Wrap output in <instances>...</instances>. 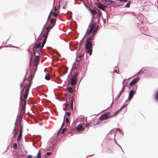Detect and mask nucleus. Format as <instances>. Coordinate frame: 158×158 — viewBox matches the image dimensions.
I'll use <instances>...</instances> for the list:
<instances>
[{
	"instance_id": "79ce46f5",
	"label": "nucleus",
	"mask_w": 158,
	"mask_h": 158,
	"mask_svg": "<svg viewBox=\"0 0 158 158\" xmlns=\"http://www.w3.org/2000/svg\"><path fill=\"white\" fill-rule=\"evenodd\" d=\"M64 121L63 120V123H64ZM63 123H62V125H61V127L60 128V129H59V130H58V131H57V134H58L60 132V129H61V127H62L63 126Z\"/></svg>"
},
{
	"instance_id": "4468645a",
	"label": "nucleus",
	"mask_w": 158,
	"mask_h": 158,
	"mask_svg": "<svg viewBox=\"0 0 158 158\" xmlns=\"http://www.w3.org/2000/svg\"><path fill=\"white\" fill-rule=\"evenodd\" d=\"M97 23H98V24H99L100 23H98V22L97 21V22H96L95 23H94L92 24V23H91V25H90V26L91 25V27H90V30L89 31V32H88V35H89L90 34V32H91V30H94V28H95V26H96Z\"/></svg>"
},
{
	"instance_id": "b1692460",
	"label": "nucleus",
	"mask_w": 158,
	"mask_h": 158,
	"mask_svg": "<svg viewBox=\"0 0 158 158\" xmlns=\"http://www.w3.org/2000/svg\"><path fill=\"white\" fill-rule=\"evenodd\" d=\"M40 149H39L37 154L36 155V158H41V153L40 151Z\"/></svg>"
},
{
	"instance_id": "473e14b6",
	"label": "nucleus",
	"mask_w": 158,
	"mask_h": 158,
	"mask_svg": "<svg viewBox=\"0 0 158 158\" xmlns=\"http://www.w3.org/2000/svg\"><path fill=\"white\" fill-rule=\"evenodd\" d=\"M43 36H44V38L43 40H45V41H46L48 38V35H45V34H44L43 35Z\"/></svg>"
},
{
	"instance_id": "de8ad7c7",
	"label": "nucleus",
	"mask_w": 158,
	"mask_h": 158,
	"mask_svg": "<svg viewBox=\"0 0 158 158\" xmlns=\"http://www.w3.org/2000/svg\"><path fill=\"white\" fill-rule=\"evenodd\" d=\"M65 118L66 119V123L67 124H68L69 123V121L68 120V118L66 117Z\"/></svg>"
},
{
	"instance_id": "c03bdc74",
	"label": "nucleus",
	"mask_w": 158,
	"mask_h": 158,
	"mask_svg": "<svg viewBox=\"0 0 158 158\" xmlns=\"http://www.w3.org/2000/svg\"><path fill=\"white\" fill-rule=\"evenodd\" d=\"M67 3V1L65 2V5L62 7V9H65L66 8V6Z\"/></svg>"
},
{
	"instance_id": "a211bd4d",
	"label": "nucleus",
	"mask_w": 158,
	"mask_h": 158,
	"mask_svg": "<svg viewBox=\"0 0 158 158\" xmlns=\"http://www.w3.org/2000/svg\"><path fill=\"white\" fill-rule=\"evenodd\" d=\"M25 79V78L24 77V78L23 79V81L22 82H21L20 84V88L21 89V90H20V93H22L23 91L24 90V87H23V88L22 87V84H23V82L24 81Z\"/></svg>"
},
{
	"instance_id": "4c0bfd02",
	"label": "nucleus",
	"mask_w": 158,
	"mask_h": 158,
	"mask_svg": "<svg viewBox=\"0 0 158 158\" xmlns=\"http://www.w3.org/2000/svg\"><path fill=\"white\" fill-rule=\"evenodd\" d=\"M69 101H70V102H71V106H73V98H70L69 99Z\"/></svg>"
},
{
	"instance_id": "4be33fe9",
	"label": "nucleus",
	"mask_w": 158,
	"mask_h": 158,
	"mask_svg": "<svg viewBox=\"0 0 158 158\" xmlns=\"http://www.w3.org/2000/svg\"><path fill=\"white\" fill-rule=\"evenodd\" d=\"M71 112L70 111L69 112H65V115L64 117V119L65 118V115H66L67 116H68V117H69L71 115Z\"/></svg>"
},
{
	"instance_id": "a18cd8bd",
	"label": "nucleus",
	"mask_w": 158,
	"mask_h": 158,
	"mask_svg": "<svg viewBox=\"0 0 158 158\" xmlns=\"http://www.w3.org/2000/svg\"><path fill=\"white\" fill-rule=\"evenodd\" d=\"M37 54H38V55L34 56H35V57H37L38 58H40L39 57L40 56V54L39 53V52H37Z\"/></svg>"
},
{
	"instance_id": "f704fd0d",
	"label": "nucleus",
	"mask_w": 158,
	"mask_h": 158,
	"mask_svg": "<svg viewBox=\"0 0 158 158\" xmlns=\"http://www.w3.org/2000/svg\"><path fill=\"white\" fill-rule=\"evenodd\" d=\"M145 71H148V70L145 69H142L141 70L139 71V72H140L141 73H143Z\"/></svg>"
},
{
	"instance_id": "603ef678",
	"label": "nucleus",
	"mask_w": 158,
	"mask_h": 158,
	"mask_svg": "<svg viewBox=\"0 0 158 158\" xmlns=\"http://www.w3.org/2000/svg\"><path fill=\"white\" fill-rule=\"evenodd\" d=\"M21 125L20 127V131H22L23 132V125L22 124L20 125Z\"/></svg>"
},
{
	"instance_id": "0eeeda50",
	"label": "nucleus",
	"mask_w": 158,
	"mask_h": 158,
	"mask_svg": "<svg viewBox=\"0 0 158 158\" xmlns=\"http://www.w3.org/2000/svg\"><path fill=\"white\" fill-rule=\"evenodd\" d=\"M139 79L140 77L137 76L132 80L129 84V86L128 87L129 89H130L131 87H133L135 84L139 81Z\"/></svg>"
},
{
	"instance_id": "5701e85b",
	"label": "nucleus",
	"mask_w": 158,
	"mask_h": 158,
	"mask_svg": "<svg viewBox=\"0 0 158 158\" xmlns=\"http://www.w3.org/2000/svg\"><path fill=\"white\" fill-rule=\"evenodd\" d=\"M131 3V1H130V0H129L128 1H127V4L125 6V7H127V8L130 7Z\"/></svg>"
},
{
	"instance_id": "49530a36",
	"label": "nucleus",
	"mask_w": 158,
	"mask_h": 158,
	"mask_svg": "<svg viewBox=\"0 0 158 158\" xmlns=\"http://www.w3.org/2000/svg\"><path fill=\"white\" fill-rule=\"evenodd\" d=\"M46 154L48 156H49L52 155V153L51 152H46Z\"/></svg>"
},
{
	"instance_id": "f8f14e48",
	"label": "nucleus",
	"mask_w": 158,
	"mask_h": 158,
	"mask_svg": "<svg viewBox=\"0 0 158 158\" xmlns=\"http://www.w3.org/2000/svg\"><path fill=\"white\" fill-rule=\"evenodd\" d=\"M53 139H51L47 143V148L48 149H52L53 148L55 143H53Z\"/></svg>"
},
{
	"instance_id": "2f4dec72",
	"label": "nucleus",
	"mask_w": 158,
	"mask_h": 158,
	"mask_svg": "<svg viewBox=\"0 0 158 158\" xmlns=\"http://www.w3.org/2000/svg\"><path fill=\"white\" fill-rule=\"evenodd\" d=\"M123 87L122 88L121 91H120V92L119 93V94L117 96V98H119L121 95L122 94V92L123 90Z\"/></svg>"
},
{
	"instance_id": "aec40b11",
	"label": "nucleus",
	"mask_w": 158,
	"mask_h": 158,
	"mask_svg": "<svg viewBox=\"0 0 158 158\" xmlns=\"http://www.w3.org/2000/svg\"><path fill=\"white\" fill-rule=\"evenodd\" d=\"M22 136V131H20L19 132V135L17 136V140L18 142L19 140H20Z\"/></svg>"
},
{
	"instance_id": "72a5a7b5",
	"label": "nucleus",
	"mask_w": 158,
	"mask_h": 158,
	"mask_svg": "<svg viewBox=\"0 0 158 158\" xmlns=\"http://www.w3.org/2000/svg\"><path fill=\"white\" fill-rule=\"evenodd\" d=\"M17 144L16 143H15L13 145V148L15 149H17Z\"/></svg>"
},
{
	"instance_id": "58836bf2",
	"label": "nucleus",
	"mask_w": 158,
	"mask_h": 158,
	"mask_svg": "<svg viewBox=\"0 0 158 158\" xmlns=\"http://www.w3.org/2000/svg\"><path fill=\"white\" fill-rule=\"evenodd\" d=\"M66 129H67V128L66 127H65V128H64L62 129V130L61 132V133L62 134L64 133L65 132V131H66Z\"/></svg>"
},
{
	"instance_id": "4d7b16f0",
	"label": "nucleus",
	"mask_w": 158,
	"mask_h": 158,
	"mask_svg": "<svg viewBox=\"0 0 158 158\" xmlns=\"http://www.w3.org/2000/svg\"><path fill=\"white\" fill-rule=\"evenodd\" d=\"M32 157V156L31 155H28L27 156V158H31Z\"/></svg>"
},
{
	"instance_id": "6e6d98bb",
	"label": "nucleus",
	"mask_w": 158,
	"mask_h": 158,
	"mask_svg": "<svg viewBox=\"0 0 158 158\" xmlns=\"http://www.w3.org/2000/svg\"><path fill=\"white\" fill-rule=\"evenodd\" d=\"M100 9H102V10L105 11V8H104L103 6H102L101 7V8H100Z\"/></svg>"
},
{
	"instance_id": "393cba45",
	"label": "nucleus",
	"mask_w": 158,
	"mask_h": 158,
	"mask_svg": "<svg viewBox=\"0 0 158 158\" xmlns=\"http://www.w3.org/2000/svg\"><path fill=\"white\" fill-rule=\"evenodd\" d=\"M117 69H118V71L119 72V69H118V67H117V66H115L114 68V71L117 74H118V72L117 71Z\"/></svg>"
},
{
	"instance_id": "ea45409f",
	"label": "nucleus",
	"mask_w": 158,
	"mask_h": 158,
	"mask_svg": "<svg viewBox=\"0 0 158 158\" xmlns=\"http://www.w3.org/2000/svg\"><path fill=\"white\" fill-rule=\"evenodd\" d=\"M98 25H97V26L96 28L94 29V31L93 32H94H94H97L98 31Z\"/></svg>"
},
{
	"instance_id": "ddd939ff",
	"label": "nucleus",
	"mask_w": 158,
	"mask_h": 158,
	"mask_svg": "<svg viewBox=\"0 0 158 158\" xmlns=\"http://www.w3.org/2000/svg\"><path fill=\"white\" fill-rule=\"evenodd\" d=\"M93 1L94 2V5L96 6L99 9L101 8V7L102 6V4L96 2L94 1V0H90V2L92 4L93 3Z\"/></svg>"
},
{
	"instance_id": "c756f323",
	"label": "nucleus",
	"mask_w": 158,
	"mask_h": 158,
	"mask_svg": "<svg viewBox=\"0 0 158 158\" xmlns=\"http://www.w3.org/2000/svg\"><path fill=\"white\" fill-rule=\"evenodd\" d=\"M40 58H38L37 57H35L34 59L35 63L39 62L40 61Z\"/></svg>"
},
{
	"instance_id": "e433bc0d",
	"label": "nucleus",
	"mask_w": 158,
	"mask_h": 158,
	"mask_svg": "<svg viewBox=\"0 0 158 158\" xmlns=\"http://www.w3.org/2000/svg\"><path fill=\"white\" fill-rule=\"evenodd\" d=\"M18 117H19V118L20 117V116H17V118H18ZM17 121V118H16V122ZM16 122H15V127H14V129H13V133L14 132V131L15 130V129L16 128Z\"/></svg>"
},
{
	"instance_id": "2eb2a0df",
	"label": "nucleus",
	"mask_w": 158,
	"mask_h": 158,
	"mask_svg": "<svg viewBox=\"0 0 158 158\" xmlns=\"http://www.w3.org/2000/svg\"><path fill=\"white\" fill-rule=\"evenodd\" d=\"M56 18H52L50 21V24L49 25H50V27H52V28L55 25L56 22Z\"/></svg>"
},
{
	"instance_id": "f03ea898",
	"label": "nucleus",
	"mask_w": 158,
	"mask_h": 158,
	"mask_svg": "<svg viewBox=\"0 0 158 158\" xmlns=\"http://www.w3.org/2000/svg\"><path fill=\"white\" fill-rule=\"evenodd\" d=\"M92 40H89L86 39L85 44V49L86 54L88 53L89 56H91L92 55L93 52V42Z\"/></svg>"
},
{
	"instance_id": "bb28decb",
	"label": "nucleus",
	"mask_w": 158,
	"mask_h": 158,
	"mask_svg": "<svg viewBox=\"0 0 158 158\" xmlns=\"http://www.w3.org/2000/svg\"><path fill=\"white\" fill-rule=\"evenodd\" d=\"M69 92L70 93H72L73 92V89L71 86H69L67 87Z\"/></svg>"
},
{
	"instance_id": "a878e982",
	"label": "nucleus",
	"mask_w": 158,
	"mask_h": 158,
	"mask_svg": "<svg viewBox=\"0 0 158 158\" xmlns=\"http://www.w3.org/2000/svg\"><path fill=\"white\" fill-rule=\"evenodd\" d=\"M45 79L47 80H49L50 79V77L49 75L48 74H46L45 76Z\"/></svg>"
},
{
	"instance_id": "412c9836",
	"label": "nucleus",
	"mask_w": 158,
	"mask_h": 158,
	"mask_svg": "<svg viewBox=\"0 0 158 158\" xmlns=\"http://www.w3.org/2000/svg\"><path fill=\"white\" fill-rule=\"evenodd\" d=\"M52 28V27H50V25H49L48 27L46 28L47 32L45 35H48V33L49 32L50 30H51Z\"/></svg>"
},
{
	"instance_id": "7ed1b4c3",
	"label": "nucleus",
	"mask_w": 158,
	"mask_h": 158,
	"mask_svg": "<svg viewBox=\"0 0 158 158\" xmlns=\"http://www.w3.org/2000/svg\"><path fill=\"white\" fill-rule=\"evenodd\" d=\"M138 87V85H135L131 90L129 91V95L127 99L126 100L125 102L127 103L130 102L133 98V95H135L136 93V91Z\"/></svg>"
},
{
	"instance_id": "680f3d73",
	"label": "nucleus",
	"mask_w": 158,
	"mask_h": 158,
	"mask_svg": "<svg viewBox=\"0 0 158 158\" xmlns=\"http://www.w3.org/2000/svg\"><path fill=\"white\" fill-rule=\"evenodd\" d=\"M118 146L120 148V149H121L122 151L123 152L124 154V153L123 151L121 146L119 145H118Z\"/></svg>"
},
{
	"instance_id": "1a4fd4ad",
	"label": "nucleus",
	"mask_w": 158,
	"mask_h": 158,
	"mask_svg": "<svg viewBox=\"0 0 158 158\" xmlns=\"http://www.w3.org/2000/svg\"><path fill=\"white\" fill-rule=\"evenodd\" d=\"M78 79L76 74H75L71 78L70 84L72 85H75L77 83Z\"/></svg>"
},
{
	"instance_id": "c9c22d12",
	"label": "nucleus",
	"mask_w": 158,
	"mask_h": 158,
	"mask_svg": "<svg viewBox=\"0 0 158 158\" xmlns=\"http://www.w3.org/2000/svg\"><path fill=\"white\" fill-rule=\"evenodd\" d=\"M52 13L55 17H57L59 13L58 12H53Z\"/></svg>"
},
{
	"instance_id": "7c9ffc66",
	"label": "nucleus",
	"mask_w": 158,
	"mask_h": 158,
	"mask_svg": "<svg viewBox=\"0 0 158 158\" xmlns=\"http://www.w3.org/2000/svg\"><path fill=\"white\" fill-rule=\"evenodd\" d=\"M62 0H59L58 1V5L57 6V8L59 9L60 8V2H62Z\"/></svg>"
},
{
	"instance_id": "13d9d810",
	"label": "nucleus",
	"mask_w": 158,
	"mask_h": 158,
	"mask_svg": "<svg viewBox=\"0 0 158 158\" xmlns=\"http://www.w3.org/2000/svg\"><path fill=\"white\" fill-rule=\"evenodd\" d=\"M115 115H117V113L116 111L114 113V114L113 115H112L110 116L111 117H112L114 116Z\"/></svg>"
},
{
	"instance_id": "cd10ccee",
	"label": "nucleus",
	"mask_w": 158,
	"mask_h": 158,
	"mask_svg": "<svg viewBox=\"0 0 158 158\" xmlns=\"http://www.w3.org/2000/svg\"><path fill=\"white\" fill-rule=\"evenodd\" d=\"M125 105H127V104H125V103H124L122 106L121 107V108L118 110L116 112H117V113H119V112L121 110L123 109V107Z\"/></svg>"
},
{
	"instance_id": "864d4df0",
	"label": "nucleus",
	"mask_w": 158,
	"mask_h": 158,
	"mask_svg": "<svg viewBox=\"0 0 158 158\" xmlns=\"http://www.w3.org/2000/svg\"><path fill=\"white\" fill-rule=\"evenodd\" d=\"M46 42V41H45V40H43L42 41V44L45 45Z\"/></svg>"
},
{
	"instance_id": "39448f33",
	"label": "nucleus",
	"mask_w": 158,
	"mask_h": 158,
	"mask_svg": "<svg viewBox=\"0 0 158 158\" xmlns=\"http://www.w3.org/2000/svg\"><path fill=\"white\" fill-rule=\"evenodd\" d=\"M19 105L18 113H19L20 114H21V113H24L25 111L26 102H25V101H22V102H20Z\"/></svg>"
},
{
	"instance_id": "6e6552de",
	"label": "nucleus",
	"mask_w": 158,
	"mask_h": 158,
	"mask_svg": "<svg viewBox=\"0 0 158 158\" xmlns=\"http://www.w3.org/2000/svg\"><path fill=\"white\" fill-rule=\"evenodd\" d=\"M41 42L40 41L38 43H37L36 41L34 44L33 48L32 49V50L33 51V55L34 56H35L36 53H37L36 52V50L38 48H39L40 47V43Z\"/></svg>"
},
{
	"instance_id": "8fccbe9b",
	"label": "nucleus",
	"mask_w": 158,
	"mask_h": 158,
	"mask_svg": "<svg viewBox=\"0 0 158 158\" xmlns=\"http://www.w3.org/2000/svg\"><path fill=\"white\" fill-rule=\"evenodd\" d=\"M128 0H121L120 2L122 3H125L127 2Z\"/></svg>"
},
{
	"instance_id": "0e129e2a",
	"label": "nucleus",
	"mask_w": 158,
	"mask_h": 158,
	"mask_svg": "<svg viewBox=\"0 0 158 158\" xmlns=\"http://www.w3.org/2000/svg\"><path fill=\"white\" fill-rule=\"evenodd\" d=\"M78 57L80 58V59H82L81 57V54H79L78 56Z\"/></svg>"
},
{
	"instance_id": "69168bd1",
	"label": "nucleus",
	"mask_w": 158,
	"mask_h": 158,
	"mask_svg": "<svg viewBox=\"0 0 158 158\" xmlns=\"http://www.w3.org/2000/svg\"><path fill=\"white\" fill-rule=\"evenodd\" d=\"M114 142L117 145H119L118 143L116 141V140L115 139V138H114Z\"/></svg>"
},
{
	"instance_id": "f257e3e1",
	"label": "nucleus",
	"mask_w": 158,
	"mask_h": 158,
	"mask_svg": "<svg viewBox=\"0 0 158 158\" xmlns=\"http://www.w3.org/2000/svg\"><path fill=\"white\" fill-rule=\"evenodd\" d=\"M89 11L92 15V18L91 19V20L89 24L88 27H89L90 25H91V22H92L93 20V19L94 20H96L97 19V22L98 23H99L100 22V17L101 16H102V11L98 10V11L95 10L91 8L90 9H89ZM88 28L86 32V34L87 33L88 30Z\"/></svg>"
},
{
	"instance_id": "37998d69",
	"label": "nucleus",
	"mask_w": 158,
	"mask_h": 158,
	"mask_svg": "<svg viewBox=\"0 0 158 158\" xmlns=\"http://www.w3.org/2000/svg\"><path fill=\"white\" fill-rule=\"evenodd\" d=\"M55 11H56L58 13H60L59 9L57 8H56V7H55Z\"/></svg>"
},
{
	"instance_id": "dca6fc26",
	"label": "nucleus",
	"mask_w": 158,
	"mask_h": 158,
	"mask_svg": "<svg viewBox=\"0 0 158 158\" xmlns=\"http://www.w3.org/2000/svg\"><path fill=\"white\" fill-rule=\"evenodd\" d=\"M76 61H77V62L76 64V65L77 67H81V65H83L84 64H82L81 63V59L78 60L77 59V56L76 58Z\"/></svg>"
},
{
	"instance_id": "09e8293b",
	"label": "nucleus",
	"mask_w": 158,
	"mask_h": 158,
	"mask_svg": "<svg viewBox=\"0 0 158 158\" xmlns=\"http://www.w3.org/2000/svg\"><path fill=\"white\" fill-rule=\"evenodd\" d=\"M108 5H107V4L106 5H104L102 4V6H103L105 8H108Z\"/></svg>"
},
{
	"instance_id": "e2e57ef3",
	"label": "nucleus",
	"mask_w": 158,
	"mask_h": 158,
	"mask_svg": "<svg viewBox=\"0 0 158 158\" xmlns=\"http://www.w3.org/2000/svg\"><path fill=\"white\" fill-rule=\"evenodd\" d=\"M44 118L45 119H46V120H47L48 119V117L46 116H44Z\"/></svg>"
},
{
	"instance_id": "052dcab7",
	"label": "nucleus",
	"mask_w": 158,
	"mask_h": 158,
	"mask_svg": "<svg viewBox=\"0 0 158 158\" xmlns=\"http://www.w3.org/2000/svg\"><path fill=\"white\" fill-rule=\"evenodd\" d=\"M85 7L88 10H89V9H90L91 8H90L88 7V6L86 5H85Z\"/></svg>"
},
{
	"instance_id": "c85d7f7f",
	"label": "nucleus",
	"mask_w": 158,
	"mask_h": 158,
	"mask_svg": "<svg viewBox=\"0 0 158 158\" xmlns=\"http://www.w3.org/2000/svg\"><path fill=\"white\" fill-rule=\"evenodd\" d=\"M116 130L118 131L119 133L123 135V132L122 130L119 128H116Z\"/></svg>"
},
{
	"instance_id": "9b49d317",
	"label": "nucleus",
	"mask_w": 158,
	"mask_h": 158,
	"mask_svg": "<svg viewBox=\"0 0 158 158\" xmlns=\"http://www.w3.org/2000/svg\"><path fill=\"white\" fill-rule=\"evenodd\" d=\"M86 123L87 124V121H86ZM88 126L87 124H85L84 123H82L78 124L75 127L77 130H79L82 127H87Z\"/></svg>"
},
{
	"instance_id": "6ab92c4d",
	"label": "nucleus",
	"mask_w": 158,
	"mask_h": 158,
	"mask_svg": "<svg viewBox=\"0 0 158 158\" xmlns=\"http://www.w3.org/2000/svg\"><path fill=\"white\" fill-rule=\"evenodd\" d=\"M94 35L95 34H94V32H93L90 35H89V36L86 39L89 40H93Z\"/></svg>"
},
{
	"instance_id": "338daca9",
	"label": "nucleus",
	"mask_w": 158,
	"mask_h": 158,
	"mask_svg": "<svg viewBox=\"0 0 158 158\" xmlns=\"http://www.w3.org/2000/svg\"><path fill=\"white\" fill-rule=\"evenodd\" d=\"M94 122V121L93 120H92L89 122V124H90L92 123L93 122Z\"/></svg>"
},
{
	"instance_id": "9d476101",
	"label": "nucleus",
	"mask_w": 158,
	"mask_h": 158,
	"mask_svg": "<svg viewBox=\"0 0 158 158\" xmlns=\"http://www.w3.org/2000/svg\"><path fill=\"white\" fill-rule=\"evenodd\" d=\"M37 65H36L35 67L33 68V71H31V73L29 74L28 78H30L31 80H32L33 78H34L35 73L37 70Z\"/></svg>"
},
{
	"instance_id": "423d86ee",
	"label": "nucleus",
	"mask_w": 158,
	"mask_h": 158,
	"mask_svg": "<svg viewBox=\"0 0 158 158\" xmlns=\"http://www.w3.org/2000/svg\"><path fill=\"white\" fill-rule=\"evenodd\" d=\"M110 112H107L101 115L98 119L100 121H102L104 120L107 119L111 117L110 116Z\"/></svg>"
},
{
	"instance_id": "3c124183",
	"label": "nucleus",
	"mask_w": 158,
	"mask_h": 158,
	"mask_svg": "<svg viewBox=\"0 0 158 158\" xmlns=\"http://www.w3.org/2000/svg\"><path fill=\"white\" fill-rule=\"evenodd\" d=\"M66 107L69 105V103L68 101L67 100H66Z\"/></svg>"
},
{
	"instance_id": "f3484780",
	"label": "nucleus",
	"mask_w": 158,
	"mask_h": 158,
	"mask_svg": "<svg viewBox=\"0 0 158 158\" xmlns=\"http://www.w3.org/2000/svg\"><path fill=\"white\" fill-rule=\"evenodd\" d=\"M105 2L109 6L112 5L114 4V2L112 0H104Z\"/></svg>"
},
{
	"instance_id": "774afa93",
	"label": "nucleus",
	"mask_w": 158,
	"mask_h": 158,
	"mask_svg": "<svg viewBox=\"0 0 158 158\" xmlns=\"http://www.w3.org/2000/svg\"><path fill=\"white\" fill-rule=\"evenodd\" d=\"M144 48L145 49H147L148 48V46L147 45H145L144 46Z\"/></svg>"
},
{
	"instance_id": "a19ab883",
	"label": "nucleus",
	"mask_w": 158,
	"mask_h": 158,
	"mask_svg": "<svg viewBox=\"0 0 158 158\" xmlns=\"http://www.w3.org/2000/svg\"><path fill=\"white\" fill-rule=\"evenodd\" d=\"M28 68H26V74L25 75V76H24V78H26V77L27 75V74H28V72H27V71H28Z\"/></svg>"
},
{
	"instance_id": "5fc2aeb1",
	"label": "nucleus",
	"mask_w": 158,
	"mask_h": 158,
	"mask_svg": "<svg viewBox=\"0 0 158 158\" xmlns=\"http://www.w3.org/2000/svg\"><path fill=\"white\" fill-rule=\"evenodd\" d=\"M143 29L142 27L140 29V31L143 34H145L144 33H143Z\"/></svg>"
},
{
	"instance_id": "20e7f679",
	"label": "nucleus",
	"mask_w": 158,
	"mask_h": 158,
	"mask_svg": "<svg viewBox=\"0 0 158 158\" xmlns=\"http://www.w3.org/2000/svg\"><path fill=\"white\" fill-rule=\"evenodd\" d=\"M29 84L26 85V89L25 90V92L23 95V97L24 98V100H22V98L21 97V94L22 93H20V102H22V101H25V102H26V100L28 97L30 89L32 84V82H30L29 81Z\"/></svg>"
},
{
	"instance_id": "bf43d9fd",
	"label": "nucleus",
	"mask_w": 158,
	"mask_h": 158,
	"mask_svg": "<svg viewBox=\"0 0 158 158\" xmlns=\"http://www.w3.org/2000/svg\"><path fill=\"white\" fill-rule=\"evenodd\" d=\"M85 7L88 10H89V9H90L91 8H90L88 7V6L86 5H85Z\"/></svg>"
}]
</instances>
